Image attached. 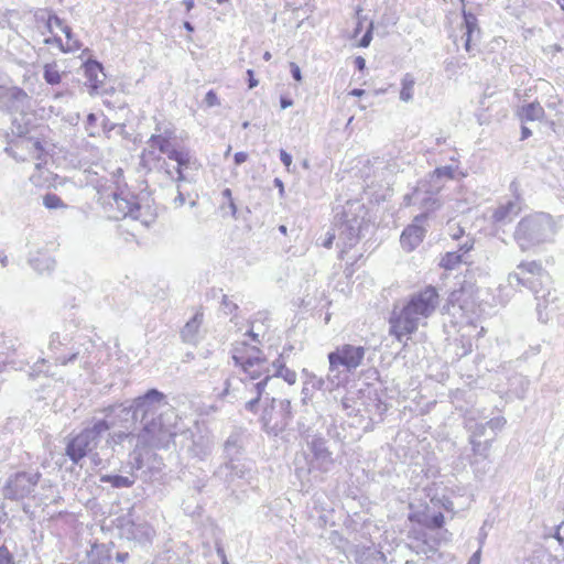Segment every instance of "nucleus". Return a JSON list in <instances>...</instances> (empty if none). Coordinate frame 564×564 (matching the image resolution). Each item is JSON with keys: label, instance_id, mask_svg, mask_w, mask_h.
Returning a JSON list of instances; mask_svg holds the SVG:
<instances>
[{"label": "nucleus", "instance_id": "obj_30", "mask_svg": "<svg viewBox=\"0 0 564 564\" xmlns=\"http://www.w3.org/2000/svg\"><path fill=\"white\" fill-rule=\"evenodd\" d=\"M243 379L240 377H229L225 382L223 397H231L232 400H243L247 402V391L242 388Z\"/></svg>", "mask_w": 564, "mask_h": 564}, {"label": "nucleus", "instance_id": "obj_57", "mask_svg": "<svg viewBox=\"0 0 564 564\" xmlns=\"http://www.w3.org/2000/svg\"><path fill=\"white\" fill-rule=\"evenodd\" d=\"M77 357H78V352H74V354H72V355H70L69 357H67V358H66V357H63V356L57 357V358H56V361H57L58 364H61V365L65 366V365H67L68 362H72V361L76 360V359H77Z\"/></svg>", "mask_w": 564, "mask_h": 564}, {"label": "nucleus", "instance_id": "obj_13", "mask_svg": "<svg viewBox=\"0 0 564 564\" xmlns=\"http://www.w3.org/2000/svg\"><path fill=\"white\" fill-rule=\"evenodd\" d=\"M40 474L17 473L9 477L3 488V496L10 500H19L31 495L37 485Z\"/></svg>", "mask_w": 564, "mask_h": 564}, {"label": "nucleus", "instance_id": "obj_1", "mask_svg": "<svg viewBox=\"0 0 564 564\" xmlns=\"http://www.w3.org/2000/svg\"><path fill=\"white\" fill-rule=\"evenodd\" d=\"M110 413L117 421V426L132 421L140 422V430L135 436L133 453L137 468L142 467V453L147 448H167L177 435L178 414L166 401L164 393L150 389L145 394L133 400L132 404L110 405Z\"/></svg>", "mask_w": 564, "mask_h": 564}, {"label": "nucleus", "instance_id": "obj_55", "mask_svg": "<svg viewBox=\"0 0 564 564\" xmlns=\"http://www.w3.org/2000/svg\"><path fill=\"white\" fill-rule=\"evenodd\" d=\"M335 239H337V234H336V231H335V228L333 227L332 232H328V234H327V238H326V239H325V241L323 242V246H324L325 248H330V247H332V245H333V241H334Z\"/></svg>", "mask_w": 564, "mask_h": 564}, {"label": "nucleus", "instance_id": "obj_42", "mask_svg": "<svg viewBox=\"0 0 564 564\" xmlns=\"http://www.w3.org/2000/svg\"><path fill=\"white\" fill-rule=\"evenodd\" d=\"M63 33L66 36V44H64L63 52H75L80 48V43L74 39L69 26H63Z\"/></svg>", "mask_w": 564, "mask_h": 564}, {"label": "nucleus", "instance_id": "obj_10", "mask_svg": "<svg viewBox=\"0 0 564 564\" xmlns=\"http://www.w3.org/2000/svg\"><path fill=\"white\" fill-rule=\"evenodd\" d=\"M253 463L245 457L225 460L214 473V476L219 478L224 484L230 488L238 481L251 484L254 479Z\"/></svg>", "mask_w": 564, "mask_h": 564}, {"label": "nucleus", "instance_id": "obj_54", "mask_svg": "<svg viewBox=\"0 0 564 564\" xmlns=\"http://www.w3.org/2000/svg\"><path fill=\"white\" fill-rule=\"evenodd\" d=\"M290 68H291L292 77H293L296 82H301V80H302V73H301V68L299 67V65H297V64H295V63H291V64H290Z\"/></svg>", "mask_w": 564, "mask_h": 564}, {"label": "nucleus", "instance_id": "obj_17", "mask_svg": "<svg viewBox=\"0 0 564 564\" xmlns=\"http://www.w3.org/2000/svg\"><path fill=\"white\" fill-rule=\"evenodd\" d=\"M426 213L417 215L413 224L403 230L400 242L404 250L412 251L422 242L426 231L422 224L426 219Z\"/></svg>", "mask_w": 564, "mask_h": 564}, {"label": "nucleus", "instance_id": "obj_8", "mask_svg": "<svg viewBox=\"0 0 564 564\" xmlns=\"http://www.w3.org/2000/svg\"><path fill=\"white\" fill-rule=\"evenodd\" d=\"M232 359L241 368L245 378L260 380L269 375L265 357L257 347H250L245 341L235 345Z\"/></svg>", "mask_w": 564, "mask_h": 564}, {"label": "nucleus", "instance_id": "obj_48", "mask_svg": "<svg viewBox=\"0 0 564 564\" xmlns=\"http://www.w3.org/2000/svg\"><path fill=\"white\" fill-rule=\"evenodd\" d=\"M221 308L225 314H232L235 311L238 310V305L229 300L227 295H224L221 301Z\"/></svg>", "mask_w": 564, "mask_h": 564}, {"label": "nucleus", "instance_id": "obj_18", "mask_svg": "<svg viewBox=\"0 0 564 564\" xmlns=\"http://www.w3.org/2000/svg\"><path fill=\"white\" fill-rule=\"evenodd\" d=\"M437 192L434 185L427 183L416 188L411 196L404 198L408 200V205L420 203L426 212H430L440 207V200L436 197Z\"/></svg>", "mask_w": 564, "mask_h": 564}, {"label": "nucleus", "instance_id": "obj_29", "mask_svg": "<svg viewBox=\"0 0 564 564\" xmlns=\"http://www.w3.org/2000/svg\"><path fill=\"white\" fill-rule=\"evenodd\" d=\"M243 442L240 433H231L224 444L225 460L242 457Z\"/></svg>", "mask_w": 564, "mask_h": 564}, {"label": "nucleus", "instance_id": "obj_64", "mask_svg": "<svg viewBox=\"0 0 564 564\" xmlns=\"http://www.w3.org/2000/svg\"><path fill=\"white\" fill-rule=\"evenodd\" d=\"M449 235L453 239L457 240L464 235V230L459 227H456Z\"/></svg>", "mask_w": 564, "mask_h": 564}, {"label": "nucleus", "instance_id": "obj_21", "mask_svg": "<svg viewBox=\"0 0 564 564\" xmlns=\"http://www.w3.org/2000/svg\"><path fill=\"white\" fill-rule=\"evenodd\" d=\"M413 536H409V547L416 554H423L427 558L432 557L437 551L436 541L429 538L424 531H413Z\"/></svg>", "mask_w": 564, "mask_h": 564}, {"label": "nucleus", "instance_id": "obj_27", "mask_svg": "<svg viewBox=\"0 0 564 564\" xmlns=\"http://www.w3.org/2000/svg\"><path fill=\"white\" fill-rule=\"evenodd\" d=\"M29 263L35 271L41 274L50 273L55 268L54 258L46 251L42 250L30 253Z\"/></svg>", "mask_w": 564, "mask_h": 564}, {"label": "nucleus", "instance_id": "obj_46", "mask_svg": "<svg viewBox=\"0 0 564 564\" xmlns=\"http://www.w3.org/2000/svg\"><path fill=\"white\" fill-rule=\"evenodd\" d=\"M26 148L33 151L34 158L37 160L42 159V154L44 153V149L42 147V143L39 140H28Z\"/></svg>", "mask_w": 564, "mask_h": 564}, {"label": "nucleus", "instance_id": "obj_7", "mask_svg": "<svg viewBox=\"0 0 564 564\" xmlns=\"http://www.w3.org/2000/svg\"><path fill=\"white\" fill-rule=\"evenodd\" d=\"M517 269L519 272H512L508 275L510 286L529 288L535 294L536 300H543L544 303L555 300L550 289H538V284L542 286L543 284H549L551 281L549 273L543 269L540 262H521L518 264Z\"/></svg>", "mask_w": 564, "mask_h": 564}, {"label": "nucleus", "instance_id": "obj_39", "mask_svg": "<svg viewBox=\"0 0 564 564\" xmlns=\"http://www.w3.org/2000/svg\"><path fill=\"white\" fill-rule=\"evenodd\" d=\"M43 78L48 85H57L62 80V74L56 63H47L43 67Z\"/></svg>", "mask_w": 564, "mask_h": 564}, {"label": "nucleus", "instance_id": "obj_52", "mask_svg": "<svg viewBox=\"0 0 564 564\" xmlns=\"http://www.w3.org/2000/svg\"><path fill=\"white\" fill-rule=\"evenodd\" d=\"M371 40H372V24H370V26L368 28L366 33L360 39L359 46L368 47L370 42H371Z\"/></svg>", "mask_w": 564, "mask_h": 564}, {"label": "nucleus", "instance_id": "obj_40", "mask_svg": "<svg viewBox=\"0 0 564 564\" xmlns=\"http://www.w3.org/2000/svg\"><path fill=\"white\" fill-rule=\"evenodd\" d=\"M43 205L47 209H61L67 207V205L61 199V197L54 193H46L43 196Z\"/></svg>", "mask_w": 564, "mask_h": 564}, {"label": "nucleus", "instance_id": "obj_60", "mask_svg": "<svg viewBox=\"0 0 564 564\" xmlns=\"http://www.w3.org/2000/svg\"><path fill=\"white\" fill-rule=\"evenodd\" d=\"M248 159V154L246 152H237L234 156L235 163L240 165L245 163Z\"/></svg>", "mask_w": 564, "mask_h": 564}, {"label": "nucleus", "instance_id": "obj_14", "mask_svg": "<svg viewBox=\"0 0 564 564\" xmlns=\"http://www.w3.org/2000/svg\"><path fill=\"white\" fill-rule=\"evenodd\" d=\"M170 160L177 163L175 169L176 176H174L167 167L165 169V173L171 176L175 183L194 182L193 172L198 171L199 163L189 150L185 148L178 149L176 152H172Z\"/></svg>", "mask_w": 564, "mask_h": 564}, {"label": "nucleus", "instance_id": "obj_16", "mask_svg": "<svg viewBox=\"0 0 564 564\" xmlns=\"http://www.w3.org/2000/svg\"><path fill=\"white\" fill-rule=\"evenodd\" d=\"M174 139L175 128L172 123H158L147 144L158 150L160 154H166L171 159L172 152L178 150L172 144Z\"/></svg>", "mask_w": 564, "mask_h": 564}, {"label": "nucleus", "instance_id": "obj_33", "mask_svg": "<svg viewBox=\"0 0 564 564\" xmlns=\"http://www.w3.org/2000/svg\"><path fill=\"white\" fill-rule=\"evenodd\" d=\"M454 174L455 167L452 165L437 167L430 174L427 183L434 185L436 191H440L443 187V182L445 180H453Z\"/></svg>", "mask_w": 564, "mask_h": 564}, {"label": "nucleus", "instance_id": "obj_37", "mask_svg": "<svg viewBox=\"0 0 564 564\" xmlns=\"http://www.w3.org/2000/svg\"><path fill=\"white\" fill-rule=\"evenodd\" d=\"M415 79L412 74L406 73L401 80L400 99L409 102L413 99Z\"/></svg>", "mask_w": 564, "mask_h": 564}, {"label": "nucleus", "instance_id": "obj_36", "mask_svg": "<svg viewBox=\"0 0 564 564\" xmlns=\"http://www.w3.org/2000/svg\"><path fill=\"white\" fill-rule=\"evenodd\" d=\"M100 481L110 484L113 488H130L135 479L134 477L121 475H104L100 477Z\"/></svg>", "mask_w": 564, "mask_h": 564}, {"label": "nucleus", "instance_id": "obj_53", "mask_svg": "<svg viewBox=\"0 0 564 564\" xmlns=\"http://www.w3.org/2000/svg\"><path fill=\"white\" fill-rule=\"evenodd\" d=\"M280 159L281 162L284 164V166L290 170V166L292 164V156L289 154L285 150H280Z\"/></svg>", "mask_w": 564, "mask_h": 564}, {"label": "nucleus", "instance_id": "obj_34", "mask_svg": "<svg viewBox=\"0 0 564 564\" xmlns=\"http://www.w3.org/2000/svg\"><path fill=\"white\" fill-rule=\"evenodd\" d=\"M519 116L522 121L523 120H527V121L541 120L544 116V109L539 102H531V104L524 105L521 108Z\"/></svg>", "mask_w": 564, "mask_h": 564}, {"label": "nucleus", "instance_id": "obj_49", "mask_svg": "<svg viewBox=\"0 0 564 564\" xmlns=\"http://www.w3.org/2000/svg\"><path fill=\"white\" fill-rule=\"evenodd\" d=\"M204 102L206 104L207 107H215L220 105L217 94L214 90H209L206 93Z\"/></svg>", "mask_w": 564, "mask_h": 564}, {"label": "nucleus", "instance_id": "obj_35", "mask_svg": "<svg viewBox=\"0 0 564 564\" xmlns=\"http://www.w3.org/2000/svg\"><path fill=\"white\" fill-rule=\"evenodd\" d=\"M88 564H112L109 550L105 545H95L88 555Z\"/></svg>", "mask_w": 564, "mask_h": 564}, {"label": "nucleus", "instance_id": "obj_11", "mask_svg": "<svg viewBox=\"0 0 564 564\" xmlns=\"http://www.w3.org/2000/svg\"><path fill=\"white\" fill-rule=\"evenodd\" d=\"M364 219L357 216H349L347 210L336 216L334 228L337 234V246L341 247L343 251L354 247L360 237Z\"/></svg>", "mask_w": 564, "mask_h": 564}, {"label": "nucleus", "instance_id": "obj_25", "mask_svg": "<svg viewBox=\"0 0 564 564\" xmlns=\"http://www.w3.org/2000/svg\"><path fill=\"white\" fill-rule=\"evenodd\" d=\"M463 18H464V22H463L464 33H463L462 37L465 40L464 46H465L466 51L469 52L470 44L473 42L478 41V39H479L480 29L478 26V21H477V18L475 14L463 10Z\"/></svg>", "mask_w": 564, "mask_h": 564}, {"label": "nucleus", "instance_id": "obj_26", "mask_svg": "<svg viewBox=\"0 0 564 564\" xmlns=\"http://www.w3.org/2000/svg\"><path fill=\"white\" fill-rule=\"evenodd\" d=\"M85 77L87 84L94 89H98L105 82L106 75L102 65L97 61H88L84 64Z\"/></svg>", "mask_w": 564, "mask_h": 564}, {"label": "nucleus", "instance_id": "obj_43", "mask_svg": "<svg viewBox=\"0 0 564 564\" xmlns=\"http://www.w3.org/2000/svg\"><path fill=\"white\" fill-rule=\"evenodd\" d=\"M467 427L470 432V438L475 440H479L481 436H485L488 429L486 423H477L471 421L468 422Z\"/></svg>", "mask_w": 564, "mask_h": 564}, {"label": "nucleus", "instance_id": "obj_58", "mask_svg": "<svg viewBox=\"0 0 564 564\" xmlns=\"http://www.w3.org/2000/svg\"><path fill=\"white\" fill-rule=\"evenodd\" d=\"M44 43L45 44H56L61 51H63L64 48V44L62 42V39L58 37V36H54V37H47L44 40Z\"/></svg>", "mask_w": 564, "mask_h": 564}, {"label": "nucleus", "instance_id": "obj_63", "mask_svg": "<svg viewBox=\"0 0 564 564\" xmlns=\"http://www.w3.org/2000/svg\"><path fill=\"white\" fill-rule=\"evenodd\" d=\"M480 562V550L475 552L473 556L469 558L467 564H479Z\"/></svg>", "mask_w": 564, "mask_h": 564}, {"label": "nucleus", "instance_id": "obj_15", "mask_svg": "<svg viewBox=\"0 0 564 564\" xmlns=\"http://www.w3.org/2000/svg\"><path fill=\"white\" fill-rule=\"evenodd\" d=\"M30 96L18 86L0 85V111L22 113L30 107Z\"/></svg>", "mask_w": 564, "mask_h": 564}, {"label": "nucleus", "instance_id": "obj_5", "mask_svg": "<svg viewBox=\"0 0 564 564\" xmlns=\"http://www.w3.org/2000/svg\"><path fill=\"white\" fill-rule=\"evenodd\" d=\"M554 235L552 217L544 213L522 218L514 230L513 237L522 251L543 243Z\"/></svg>", "mask_w": 564, "mask_h": 564}, {"label": "nucleus", "instance_id": "obj_3", "mask_svg": "<svg viewBox=\"0 0 564 564\" xmlns=\"http://www.w3.org/2000/svg\"><path fill=\"white\" fill-rule=\"evenodd\" d=\"M110 405L100 410L104 414L102 417H93L90 423L75 435H69L65 455L74 463L79 462L97 448L102 436L110 431L111 427L117 426V421L112 412L110 413Z\"/></svg>", "mask_w": 564, "mask_h": 564}, {"label": "nucleus", "instance_id": "obj_56", "mask_svg": "<svg viewBox=\"0 0 564 564\" xmlns=\"http://www.w3.org/2000/svg\"><path fill=\"white\" fill-rule=\"evenodd\" d=\"M431 521H432V524L434 528H441L444 523V516L443 513L438 512L436 514H434L432 518H431Z\"/></svg>", "mask_w": 564, "mask_h": 564}, {"label": "nucleus", "instance_id": "obj_9", "mask_svg": "<svg viewBox=\"0 0 564 564\" xmlns=\"http://www.w3.org/2000/svg\"><path fill=\"white\" fill-rule=\"evenodd\" d=\"M291 419V401L275 398H272L270 403L264 405L260 417L263 430L273 436L282 433L288 427Z\"/></svg>", "mask_w": 564, "mask_h": 564}, {"label": "nucleus", "instance_id": "obj_19", "mask_svg": "<svg viewBox=\"0 0 564 564\" xmlns=\"http://www.w3.org/2000/svg\"><path fill=\"white\" fill-rule=\"evenodd\" d=\"M243 379L242 388L247 391L248 399L245 403L246 410L256 413L258 403L264 392V388L268 381L271 379L270 375H265L262 379L257 382L254 380H250L248 378L241 377Z\"/></svg>", "mask_w": 564, "mask_h": 564}, {"label": "nucleus", "instance_id": "obj_38", "mask_svg": "<svg viewBox=\"0 0 564 564\" xmlns=\"http://www.w3.org/2000/svg\"><path fill=\"white\" fill-rule=\"evenodd\" d=\"M272 366L275 368L273 377L283 378L289 384L295 383L296 372L286 368L280 358L273 361Z\"/></svg>", "mask_w": 564, "mask_h": 564}, {"label": "nucleus", "instance_id": "obj_31", "mask_svg": "<svg viewBox=\"0 0 564 564\" xmlns=\"http://www.w3.org/2000/svg\"><path fill=\"white\" fill-rule=\"evenodd\" d=\"M156 151L158 150L147 144L140 155V165L148 172L166 165V161L162 159V156L158 154Z\"/></svg>", "mask_w": 564, "mask_h": 564}, {"label": "nucleus", "instance_id": "obj_44", "mask_svg": "<svg viewBox=\"0 0 564 564\" xmlns=\"http://www.w3.org/2000/svg\"><path fill=\"white\" fill-rule=\"evenodd\" d=\"M507 421L503 416H497V417H494L491 420H489L488 422H486L488 429H490L491 433H492V436L490 438H495L496 434L498 431H501L503 429V426L506 425Z\"/></svg>", "mask_w": 564, "mask_h": 564}, {"label": "nucleus", "instance_id": "obj_20", "mask_svg": "<svg viewBox=\"0 0 564 564\" xmlns=\"http://www.w3.org/2000/svg\"><path fill=\"white\" fill-rule=\"evenodd\" d=\"M474 248V241L470 238H467L456 251L446 252L441 261L440 267L445 270H455L462 263H467V254Z\"/></svg>", "mask_w": 564, "mask_h": 564}, {"label": "nucleus", "instance_id": "obj_59", "mask_svg": "<svg viewBox=\"0 0 564 564\" xmlns=\"http://www.w3.org/2000/svg\"><path fill=\"white\" fill-rule=\"evenodd\" d=\"M248 75V86L250 89L254 88L258 85V80L254 78V72L252 69L247 70Z\"/></svg>", "mask_w": 564, "mask_h": 564}, {"label": "nucleus", "instance_id": "obj_41", "mask_svg": "<svg viewBox=\"0 0 564 564\" xmlns=\"http://www.w3.org/2000/svg\"><path fill=\"white\" fill-rule=\"evenodd\" d=\"M492 438H488L485 442H481L479 440L470 438V444L473 447V452L476 455H480L486 457L489 453V449L491 447Z\"/></svg>", "mask_w": 564, "mask_h": 564}, {"label": "nucleus", "instance_id": "obj_50", "mask_svg": "<svg viewBox=\"0 0 564 564\" xmlns=\"http://www.w3.org/2000/svg\"><path fill=\"white\" fill-rule=\"evenodd\" d=\"M0 564H14L13 556L6 546H0Z\"/></svg>", "mask_w": 564, "mask_h": 564}, {"label": "nucleus", "instance_id": "obj_2", "mask_svg": "<svg viewBox=\"0 0 564 564\" xmlns=\"http://www.w3.org/2000/svg\"><path fill=\"white\" fill-rule=\"evenodd\" d=\"M438 304V292L432 285L413 293L399 312L393 310L390 317V334L401 340L404 336L416 332L420 323L429 318L436 311Z\"/></svg>", "mask_w": 564, "mask_h": 564}, {"label": "nucleus", "instance_id": "obj_4", "mask_svg": "<svg viewBox=\"0 0 564 564\" xmlns=\"http://www.w3.org/2000/svg\"><path fill=\"white\" fill-rule=\"evenodd\" d=\"M366 349L362 346H354L345 344L338 346L327 356L328 368V387L338 388L347 380L348 373L356 370L365 358Z\"/></svg>", "mask_w": 564, "mask_h": 564}, {"label": "nucleus", "instance_id": "obj_22", "mask_svg": "<svg viewBox=\"0 0 564 564\" xmlns=\"http://www.w3.org/2000/svg\"><path fill=\"white\" fill-rule=\"evenodd\" d=\"M94 187L97 192V202L104 210L106 209V206H108V203H111L119 193V187L112 178H97L94 183Z\"/></svg>", "mask_w": 564, "mask_h": 564}, {"label": "nucleus", "instance_id": "obj_51", "mask_svg": "<svg viewBox=\"0 0 564 564\" xmlns=\"http://www.w3.org/2000/svg\"><path fill=\"white\" fill-rule=\"evenodd\" d=\"M176 184H177V195L174 198L173 203H174V206L176 208H178V207H182L185 204L186 197H185V194L183 193V191L181 188V183H176Z\"/></svg>", "mask_w": 564, "mask_h": 564}, {"label": "nucleus", "instance_id": "obj_47", "mask_svg": "<svg viewBox=\"0 0 564 564\" xmlns=\"http://www.w3.org/2000/svg\"><path fill=\"white\" fill-rule=\"evenodd\" d=\"M59 28L63 31V26H66L63 23V20L59 19L56 14H48L47 21H46V28L48 32H53V28Z\"/></svg>", "mask_w": 564, "mask_h": 564}, {"label": "nucleus", "instance_id": "obj_62", "mask_svg": "<svg viewBox=\"0 0 564 564\" xmlns=\"http://www.w3.org/2000/svg\"><path fill=\"white\" fill-rule=\"evenodd\" d=\"M355 65L359 70H364L366 67V59L361 56L355 58Z\"/></svg>", "mask_w": 564, "mask_h": 564}, {"label": "nucleus", "instance_id": "obj_12", "mask_svg": "<svg viewBox=\"0 0 564 564\" xmlns=\"http://www.w3.org/2000/svg\"><path fill=\"white\" fill-rule=\"evenodd\" d=\"M104 212L109 219L118 220L130 217L148 224L147 220L141 219V206L130 193L119 192L111 203H108Z\"/></svg>", "mask_w": 564, "mask_h": 564}, {"label": "nucleus", "instance_id": "obj_32", "mask_svg": "<svg viewBox=\"0 0 564 564\" xmlns=\"http://www.w3.org/2000/svg\"><path fill=\"white\" fill-rule=\"evenodd\" d=\"M129 423H123V426H115L112 429H119L118 431L109 432L108 437L106 440V444L115 449L116 445L122 444L124 441H129L132 443V441H135L137 433L129 431Z\"/></svg>", "mask_w": 564, "mask_h": 564}, {"label": "nucleus", "instance_id": "obj_6", "mask_svg": "<svg viewBox=\"0 0 564 564\" xmlns=\"http://www.w3.org/2000/svg\"><path fill=\"white\" fill-rule=\"evenodd\" d=\"M308 454L302 453L295 457V470L300 477L313 471L327 473L330 470L334 459L326 446V440L318 435H304Z\"/></svg>", "mask_w": 564, "mask_h": 564}, {"label": "nucleus", "instance_id": "obj_23", "mask_svg": "<svg viewBox=\"0 0 564 564\" xmlns=\"http://www.w3.org/2000/svg\"><path fill=\"white\" fill-rule=\"evenodd\" d=\"M520 212L521 202L519 197H516L514 199L508 200L499 205L492 214V219L495 223L506 225L511 223L513 218L519 215Z\"/></svg>", "mask_w": 564, "mask_h": 564}, {"label": "nucleus", "instance_id": "obj_45", "mask_svg": "<svg viewBox=\"0 0 564 564\" xmlns=\"http://www.w3.org/2000/svg\"><path fill=\"white\" fill-rule=\"evenodd\" d=\"M310 378H311L312 387L315 389L328 390V391H332L335 389V388L328 387V376L326 377V379H323V378L316 377L315 375H311Z\"/></svg>", "mask_w": 564, "mask_h": 564}, {"label": "nucleus", "instance_id": "obj_24", "mask_svg": "<svg viewBox=\"0 0 564 564\" xmlns=\"http://www.w3.org/2000/svg\"><path fill=\"white\" fill-rule=\"evenodd\" d=\"M187 453L199 460H204L212 452L209 437L203 434L191 433L189 444L186 445Z\"/></svg>", "mask_w": 564, "mask_h": 564}, {"label": "nucleus", "instance_id": "obj_61", "mask_svg": "<svg viewBox=\"0 0 564 564\" xmlns=\"http://www.w3.org/2000/svg\"><path fill=\"white\" fill-rule=\"evenodd\" d=\"M61 340H59V334L58 333H54L51 335V340H50V348L53 350L55 348H57L58 345H61Z\"/></svg>", "mask_w": 564, "mask_h": 564}, {"label": "nucleus", "instance_id": "obj_28", "mask_svg": "<svg viewBox=\"0 0 564 564\" xmlns=\"http://www.w3.org/2000/svg\"><path fill=\"white\" fill-rule=\"evenodd\" d=\"M203 323V313L197 312L181 330L182 339L187 344H196L199 339V328Z\"/></svg>", "mask_w": 564, "mask_h": 564}]
</instances>
